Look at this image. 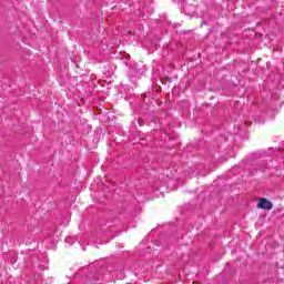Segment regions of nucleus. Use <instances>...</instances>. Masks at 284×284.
Masks as SVG:
<instances>
[{"label":"nucleus","mask_w":284,"mask_h":284,"mask_svg":"<svg viewBox=\"0 0 284 284\" xmlns=\"http://www.w3.org/2000/svg\"><path fill=\"white\" fill-rule=\"evenodd\" d=\"M257 207H260V210H272L274 205L270 200L262 197L257 203Z\"/></svg>","instance_id":"f257e3e1"}]
</instances>
